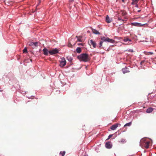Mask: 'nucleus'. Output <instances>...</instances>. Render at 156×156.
Returning <instances> with one entry per match:
<instances>
[{"mask_svg":"<svg viewBox=\"0 0 156 156\" xmlns=\"http://www.w3.org/2000/svg\"><path fill=\"white\" fill-rule=\"evenodd\" d=\"M77 58L80 61L87 62L90 60V58L89 55L86 53L82 54L77 56Z\"/></svg>","mask_w":156,"mask_h":156,"instance_id":"nucleus-1","label":"nucleus"},{"mask_svg":"<svg viewBox=\"0 0 156 156\" xmlns=\"http://www.w3.org/2000/svg\"><path fill=\"white\" fill-rule=\"evenodd\" d=\"M150 144V141L144 139H141L140 142V146L142 148L145 147L147 149L149 147Z\"/></svg>","mask_w":156,"mask_h":156,"instance_id":"nucleus-2","label":"nucleus"},{"mask_svg":"<svg viewBox=\"0 0 156 156\" xmlns=\"http://www.w3.org/2000/svg\"><path fill=\"white\" fill-rule=\"evenodd\" d=\"M101 39L103 41H108L112 43H114L115 42V41L114 40L110 39L107 37H101Z\"/></svg>","mask_w":156,"mask_h":156,"instance_id":"nucleus-3","label":"nucleus"},{"mask_svg":"<svg viewBox=\"0 0 156 156\" xmlns=\"http://www.w3.org/2000/svg\"><path fill=\"white\" fill-rule=\"evenodd\" d=\"M58 50L57 48L52 49L48 51L49 53L51 55H53L55 54H56L58 53Z\"/></svg>","mask_w":156,"mask_h":156,"instance_id":"nucleus-4","label":"nucleus"},{"mask_svg":"<svg viewBox=\"0 0 156 156\" xmlns=\"http://www.w3.org/2000/svg\"><path fill=\"white\" fill-rule=\"evenodd\" d=\"M60 66L61 67L64 66L66 64V61L64 58H61V60L60 61Z\"/></svg>","mask_w":156,"mask_h":156,"instance_id":"nucleus-5","label":"nucleus"},{"mask_svg":"<svg viewBox=\"0 0 156 156\" xmlns=\"http://www.w3.org/2000/svg\"><path fill=\"white\" fill-rule=\"evenodd\" d=\"M29 45L31 46L32 48H35L38 46V42H35L34 43L33 42H31L29 43Z\"/></svg>","mask_w":156,"mask_h":156,"instance_id":"nucleus-6","label":"nucleus"},{"mask_svg":"<svg viewBox=\"0 0 156 156\" xmlns=\"http://www.w3.org/2000/svg\"><path fill=\"white\" fill-rule=\"evenodd\" d=\"M105 147L108 149L111 148L112 146V144L110 142H106L105 144Z\"/></svg>","mask_w":156,"mask_h":156,"instance_id":"nucleus-7","label":"nucleus"},{"mask_svg":"<svg viewBox=\"0 0 156 156\" xmlns=\"http://www.w3.org/2000/svg\"><path fill=\"white\" fill-rule=\"evenodd\" d=\"M131 25L137 27H141L143 26L144 24H141V23H131Z\"/></svg>","mask_w":156,"mask_h":156,"instance_id":"nucleus-8","label":"nucleus"},{"mask_svg":"<svg viewBox=\"0 0 156 156\" xmlns=\"http://www.w3.org/2000/svg\"><path fill=\"white\" fill-rule=\"evenodd\" d=\"M122 71L123 73H126L129 72V71L128 68L125 67L122 69Z\"/></svg>","mask_w":156,"mask_h":156,"instance_id":"nucleus-9","label":"nucleus"},{"mask_svg":"<svg viewBox=\"0 0 156 156\" xmlns=\"http://www.w3.org/2000/svg\"><path fill=\"white\" fill-rule=\"evenodd\" d=\"M118 123L113 125L111 127V129L112 130H114L118 127Z\"/></svg>","mask_w":156,"mask_h":156,"instance_id":"nucleus-10","label":"nucleus"},{"mask_svg":"<svg viewBox=\"0 0 156 156\" xmlns=\"http://www.w3.org/2000/svg\"><path fill=\"white\" fill-rule=\"evenodd\" d=\"M43 51L44 52V55H48V53H49V51H48V49L47 48H44V49H43Z\"/></svg>","mask_w":156,"mask_h":156,"instance_id":"nucleus-11","label":"nucleus"},{"mask_svg":"<svg viewBox=\"0 0 156 156\" xmlns=\"http://www.w3.org/2000/svg\"><path fill=\"white\" fill-rule=\"evenodd\" d=\"M106 21L108 23H110L112 21L110 19L108 15L106 16Z\"/></svg>","mask_w":156,"mask_h":156,"instance_id":"nucleus-12","label":"nucleus"},{"mask_svg":"<svg viewBox=\"0 0 156 156\" xmlns=\"http://www.w3.org/2000/svg\"><path fill=\"white\" fill-rule=\"evenodd\" d=\"M90 43L91 44L93 45L94 48H95L96 47V44L95 42L92 40H90Z\"/></svg>","mask_w":156,"mask_h":156,"instance_id":"nucleus-13","label":"nucleus"},{"mask_svg":"<svg viewBox=\"0 0 156 156\" xmlns=\"http://www.w3.org/2000/svg\"><path fill=\"white\" fill-rule=\"evenodd\" d=\"M92 32L96 34H100V33L97 30L94 29H92Z\"/></svg>","mask_w":156,"mask_h":156,"instance_id":"nucleus-14","label":"nucleus"},{"mask_svg":"<svg viewBox=\"0 0 156 156\" xmlns=\"http://www.w3.org/2000/svg\"><path fill=\"white\" fill-rule=\"evenodd\" d=\"M123 41L125 42H126L128 41V43H129L131 41V40L129 39V38L127 37H125L123 39Z\"/></svg>","mask_w":156,"mask_h":156,"instance_id":"nucleus-15","label":"nucleus"},{"mask_svg":"<svg viewBox=\"0 0 156 156\" xmlns=\"http://www.w3.org/2000/svg\"><path fill=\"white\" fill-rule=\"evenodd\" d=\"M153 108H149L147 109L146 110V112L147 113H150L152 112L153 111Z\"/></svg>","mask_w":156,"mask_h":156,"instance_id":"nucleus-16","label":"nucleus"},{"mask_svg":"<svg viewBox=\"0 0 156 156\" xmlns=\"http://www.w3.org/2000/svg\"><path fill=\"white\" fill-rule=\"evenodd\" d=\"M118 21H120L121 22V23L120 24H119V25H120L121 24H122L123 23V22L124 20H123L122 19L120 18L119 17L118 18Z\"/></svg>","mask_w":156,"mask_h":156,"instance_id":"nucleus-17","label":"nucleus"},{"mask_svg":"<svg viewBox=\"0 0 156 156\" xmlns=\"http://www.w3.org/2000/svg\"><path fill=\"white\" fill-rule=\"evenodd\" d=\"M76 51L78 53H80L81 51V49L80 47H78L76 48Z\"/></svg>","mask_w":156,"mask_h":156,"instance_id":"nucleus-18","label":"nucleus"},{"mask_svg":"<svg viewBox=\"0 0 156 156\" xmlns=\"http://www.w3.org/2000/svg\"><path fill=\"white\" fill-rule=\"evenodd\" d=\"M144 53L146 55H151L153 54V52H146V51H144Z\"/></svg>","mask_w":156,"mask_h":156,"instance_id":"nucleus-19","label":"nucleus"},{"mask_svg":"<svg viewBox=\"0 0 156 156\" xmlns=\"http://www.w3.org/2000/svg\"><path fill=\"white\" fill-rule=\"evenodd\" d=\"M132 1L133 2L131 3V4L134 5V4H136L138 3L139 0H132Z\"/></svg>","mask_w":156,"mask_h":156,"instance_id":"nucleus-20","label":"nucleus"},{"mask_svg":"<svg viewBox=\"0 0 156 156\" xmlns=\"http://www.w3.org/2000/svg\"><path fill=\"white\" fill-rule=\"evenodd\" d=\"M66 58L69 62H71L73 60L72 58L71 57L69 56H67Z\"/></svg>","mask_w":156,"mask_h":156,"instance_id":"nucleus-21","label":"nucleus"},{"mask_svg":"<svg viewBox=\"0 0 156 156\" xmlns=\"http://www.w3.org/2000/svg\"><path fill=\"white\" fill-rule=\"evenodd\" d=\"M76 37L77 38V40L78 41L80 42H81V38H82V37L81 36H80L79 37H78L77 36H76Z\"/></svg>","mask_w":156,"mask_h":156,"instance_id":"nucleus-22","label":"nucleus"},{"mask_svg":"<svg viewBox=\"0 0 156 156\" xmlns=\"http://www.w3.org/2000/svg\"><path fill=\"white\" fill-rule=\"evenodd\" d=\"M132 124V122H129V123H126L125 125L124 126V127H125L126 126H130Z\"/></svg>","mask_w":156,"mask_h":156,"instance_id":"nucleus-23","label":"nucleus"},{"mask_svg":"<svg viewBox=\"0 0 156 156\" xmlns=\"http://www.w3.org/2000/svg\"><path fill=\"white\" fill-rule=\"evenodd\" d=\"M66 152L65 151H61L60 153V154L62 155V156H64Z\"/></svg>","mask_w":156,"mask_h":156,"instance_id":"nucleus-24","label":"nucleus"},{"mask_svg":"<svg viewBox=\"0 0 156 156\" xmlns=\"http://www.w3.org/2000/svg\"><path fill=\"white\" fill-rule=\"evenodd\" d=\"M122 15L123 16L125 15L126 14V12L124 11H122Z\"/></svg>","mask_w":156,"mask_h":156,"instance_id":"nucleus-25","label":"nucleus"},{"mask_svg":"<svg viewBox=\"0 0 156 156\" xmlns=\"http://www.w3.org/2000/svg\"><path fill=\"white\" fill-rule=\"evenodd\" d=\"M23 52L24 53H27V49L26 48H25L23 50Z\"/></svg>","mask_w":156,"mask_h":156,"instance_id":"nucleus-26","label":"nucleus"},{"mask_svg":"<svg viewBox=\"0 0 156 156\" xmlns=\"http://www.w3.org/2000/svg\"><path fill=\"white\" fill-rule=\"evenodd\" d=\"M103 43V41H101L100 42V44H99V47H100V48H101V47L102 46Z\"/></svg>","mask_w":156,"mask_h":156,"instance_id":"nucleus-27","label":"nucleus"},{"mask_svg":"<svg viewBox=\"0 0 156 156\" xmlns=\"http://www.w3.org/2000/svg\"><path fill=\"white\" fill-rule=\"evenodd\" d=\"M112 136V134H110L108 136V139H106V140H108L110 138H111Z\"/></svg>","mask_w":156,"mask_h":156,"instance_id":"nucleus-28","label":"nucleus"},{"mask_svg":"<svg viewBox=\"0 0 156 156\" xmlns=\"http://www.w3.org/2000/svg\"><path fill=\"white\" fill-rule=\"evenodd\" d=\"M72 46V44H70V43H69L68 44V46L69 47H71Z\"/></svg>","mask_w":156,"mask_h":156,"instance_id":"nucleus-29","label":"nucleus"},{"mask_svg":"<svg viewBox=\"0 0 156 156\" xmlns=\"http://www.w3.org/2000/svg\"><path fill=\"white\" fill-rule=\"evenodd\" d=\"M144 62H145V60H143V61H141V63H140L141 64V65L143 64Z\"/></svg>","mask_w":156,"mask_h":156,"instance_id":"nucleus-30","label":"nucleus"},{"mask_svg":"<svg viewBox=\"0 0 156 156\" xmlns=\"http://www.w3.org/2000/svg\"><path fill=\"white\" fill-rule=\"evenodd\" d=\"M78 45H83V44L82 43H79L78 44Z\"/></svg>","mask_w":156,"mask_h":156,"instance_id":"nucleus-31","label":"nucleus"},{"mask_svg":"<svg viewBox=\"0 0 156 156\" xmlns=\"http://www.w3.org/2000/svg\"><path fill=\"white\" fill-rule=\"evenodd\" d=\"M73 0H69V2H73Z\"/></svg>","mask_w":156,"mask_h":156,"instance_id":"nucleus-32","label":"nucleus"},{"mask_svg":"<svg viewBox=\"0 0 156 156\" xmlns=\"http://www.w3.org/2000/svg\"><path fill=\"white\" fill-rule=\"evenodd\" d=\"M136 4V5L135 6V7H138V5L137 4Z\"/></svg>","mask_w":156,"mask_h":156,"instance_id":"nucleus-33","label":"nucleus"},{"mask_svg":"<svg viewBox=\"0 0 156 156\" xmlns=\"http://www.w3.org/2000/svg\"><path fill=\"white\" fill-rule=\"evenodd\" d=\"M140 11H141V10H138L137 11V12H140Z\"/></svg>","mask_w":156,"mask_h":156,"instance_id":"nucleus-34","label":"nucleus"},{"mask_svg":"<svg viewBox=\"0 0 156 156\" xmlns=\"http://www.w3.org/2000/svg\"><path fill=\"white\" fill-rule=\"evenodd\" d=\"M122 0V2H124V0Z\"/></svg>","mask_w":156,"mask_h":156,"instance_id":"nucleus-35","label":"nucleus"},{"mask_svg":"<svg viewBox=\"0 0 156 156\" xmlns=\"http://www.w3.org/2000/svg\"><path fill=\"white\" fill-rule=\"evenodd\" d=\"M3 91L2 90H0V91L2 92Z\"/></svg>","mask_w":156,"mask_h":156,"instance_id":"nucleus-36","label":"nucleus"},{"mask_svg":"<svg viewBox=\"0 0 156 156\" xmlns=\"http://www.w3.org/2000/svg\"><path fill=\"white\" fill-rule=\"evenodd\" d=\"M84 156H87V155H84Z\"/></svg>","mask_w":156,"mask_h":156,"instance_id":"nucleus-37","label":"nucleus"}]
</instances>
